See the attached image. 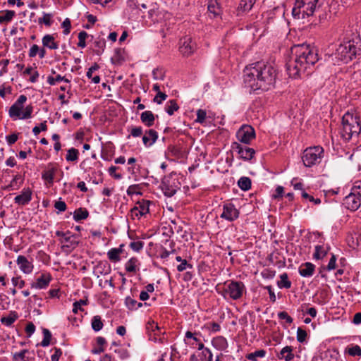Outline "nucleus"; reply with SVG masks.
I'll list each match as a JSON object with an SVG mask.
<instances>
[{
    "instance_id": "obj_17",
    "label": "nucleus",
    "mask_w": 361,
    "mask_h": 361,
    "mask_svg": "<svg viewBox=\"0 0 361 361\" xmlns=\"http://www.w3.org/2000/svg\"><path fill=\"white\" fill-rule=\"evenodd\" d=\"M200 334L197 332H191L190 331H188L185 332V338H184V342L185 343L188 345L190 348H197L198 346H200V343H202L200 340Z\"/></svg>"
},
{
    "instance_id": "obj_43",
    "label": "nucleus",
    "mask_w": 361,
    "mask_h": 361,
    "mask_svg": "<svg viewBox=\"0 0 361 361\" xmlns=\"http://www.w3.org/2000/svg\"><path fill=\"white\" fill-rule=\"evenodd\" d=\"M89 37V35L85 31H81L78 34V46L82 49L86 47L85 40Z\"/></svg>"
},
{
    "instance_id": "obj_61",
    "label": "nucleus",
    "mask_w": 361,
    "mask_h": 361,
    "mask_svg": "<svg viewBox=\"0 0 361 361\" xmlns=\"http://www.w3.org/2000/svg\"><path fill=\"white\" fill-rule=\"evenodd\" d=\"M61 26L63 28L64 35H68L70 33L71 24L69 18H66L62 23Z\"/></svg>"
},
{
    "instance_id": "obj_12",
    "label": "nucleus",
    "mask_w": 361,
    "mask_h": 361,
    "mask_svg": "<svg viewBox=\"0 0 361 361\" xmlns=\"http://www.w3.org/2000/svg\"><path fill=\"white\" fill-rule=\"evenodd\" d=\"M198 352L192 354L190 357V361H212L213 354L210 349L204 347L203 343H200Z\"/></svg>"
},
{
    "instance_id": "obj_31",
    "label": "nucleus",
    "mask_w": 361,
    "mask_h": 361,
    "mask_svg": "<svg viewBox=\"0 0 361 361\" xmlns=\"http://www.w3.org/2000/svg\"><path fill=\"white\" fill-rule=\"evenodd\" d=\"M178 187L170 185L167 180H164L161 183V189L166 196L172 197L176 192Z\"/></svg>"
},
{
    "instance_id": "obj_20",
    "label": "nucleus",
    "mask_w": 361,
    "mask_h": 361,
    "mask_svg": "<svg viewBox=\"0 0 361 361\" xmlns=\"http://www.w3.org/2000/svg\"><path fill=\"white\" fill-rule=\"evenodd\" d=\"M32 199V192L29 188L23 189L21 194L14 198V202L19 205L27 204Z\"/></svg>"
},
{
    "instance_id": "obj_49",
    "label": "nucleus",
    "mask_w": 361,
    "mask_h": 361,
    "mask_svg": "<svg viewBox=\"0 0 361 361\" xmlns=\"http://www.w3.org/2000/svg\"><path fill=\"white\" fill-rule=\"evenodd\" d=\"M87 304V300H80L78 301H75L73 306V312L75 313V314H77L78 310H83L82 309V305H86Z\"/></svg>"
},
{
    "instance_id": "obj_22",
    "label": "nucleus",
    "mask_w": 361,
    "mask_h": 361,
    "mask_svg": "<svg viewBox=\"0 0 361 361\" xmlns=\"http://www.w3.org/2000/svg\"><path fill=\"white\" fill-rule=\"evenodd\" d=\"M315 266L311 262L302 264L298 269L299 274L302 277H310L314 274Z\"/></svg>"
},
{
    "instance_id": "obj_33",
    "label": "nucleus",
    "mask_w": 361,
    "mask_h": 361,
    "mask_svg": "<svg viewBox=\"0 0 361 361\" xmlns=\"http://www.w3.org/2000/svg\"><path fill=\"white\" fill-rule=\"evenodd\" d=\"M89 216V212L86 209H77L73 214V219L75 221L86 219Z\"/></svg>"
},
{
    "instance_id": "obj_46",
    "label": "nucleus",
    "mask_w": 361,
    "mask_h": 361,
    "mask_svg": "<svg viewBox=\"0 0 361 361\" xmlns=\"http://www.w3.org/2000/svg\"><path fill=\"white\" fill-rule=\"evenodd\" d=\"M307 334L305 330L299 327L297 329L296 338L299 343H304L306 341Z\"/></svg>"
},
{
    "instance_id": "obj_29",
    "label": "nucleus",
    "mask_w": 361,
    "mask_h": 361,
    "mask_svg": "<svg viewBox=\"0 0 361 361\" xmlns=\"http://www.w3.org/2000/svg\"><path fill=\"white\" fill-rule=\"evenodd\" d=\"M138 265V259L136 257H131L125 264V269L128 272L135 273L139 270Z\"/></svg>"
},
{
    "instance_id": "obj_9",
    "label": "nucleus",
    "mask_w": 361,
    "mask_h": 361,
    "mask_svg": "<svg viewBox=\"0 0 361 361\" xmlns=\"http://www.w3.org/2000/svg\"><path fill=\"white\" fill-rule=\"evenodd\" d=\"M360 49H357L353 41H348L341 44L336 49V54L338 59L344 63H348L353 60L358 54Z\"/></svg>"
},
{
    "instance_id": "obj_51",
    "label": "nucleus",
    "mask_w": 361,
    "mask_h": 361,
    "mask_svg": "<svg viewBox=\"0 0 361 361\" xmlns=\"http://www.w3.org/2000/svg\"><path fill=\"white\" fill-rule=\"evenodd\" d=\"M51 17H52L51 14L44 13L43 17L39 18L38 23L39 24L43 23L45 25L49 27L51 25V23H52L51 22Z\"/></svg>"
},
{
    "instance_id": "obj_42",
    "label": "nucleus",
    "mask_w": 361,
    "mask_h": 361,
    "mask_svg": "<svg viewBox=\"0 0 361 361\" xmlns=\"http://www.w3.org/2000/svg\"><path fill=\"white\" fill-rule=\"evenodd\" d=\"M17 319H18L17 314L15 312H13L11 314H10V315L8 317H2L1 319V322L4 324L9 326L12 325Z\"/></svg>"
},
{
    "instance_id": "obj_40",
    "label": "nucleus",
    "mask_w": 361,
    "mask_h": 361,
    "mask_svg": "<svg viewBox=\"0 0 361 361\" xmlns=\"http://www.w3.org/2000/svg\"><path fill=\"white\" fill-rule=\"evenodd\" d=\"M79 152L75 148H71L68 149L66 159L68 162L77 161L78 159Z\"/></svg>"
},
{
    "instance_id": "obj_24",
    "label": "nucleus",
    "mask_w": 361,
    "mask_h": 361,
    "mask_svg": "<svg viewBox=\"0 0 361 361\" xmlns=\"http://www.w3.org/2000/svg\"><path fill=\"white\" fill-rule=\"evenodd\" d=\"M293 351V348L292 346L286 345L281 350L278 357L279 359L285 361H291L295 357Z\"/></svg>"
},
{
    "instance_id": "obj_54",
    "label": "nucleus",
    "mask_w": 361,
    "mask_h": 361,
    "mask_svg": "<svg viewBox=\"0 0 361 361\" xmlns=\"http://www.w3.org/2000/svg\"><path fill=\"white\" fill-rule=\"evenodd\" d=\"M301 196L302 198L308 200L310 202H313L314 204H319L321 203V200L319 198H314L305 190H302L301 192Z\"/></svg>"
},
{
    "instance_id": "obj_14",
    "label": "nucleus",
    "mask_w": 361,
    "mask_h": 361,
    "mask_svg": "<svg viewBox=\"0 0 361 361\" xmlns=\"http://www.w3.org/2000/svg\"><path fill=\"white\" fill-rule=\"evenodd\" d=\"M196 48V44L190 37L185 36L180 39L179 50L183 56H188L191 55Z\"/></svg>"
},
{
    "instance_id": "obj_48",
    "label": "nucleus",
    "mask_w": 361,
    "mask_h": 361,
    "mask_svg": "<svg viewBox=\"0 0 361 361\" xmlns=\"http://www.w3.org/2000/svg\"><path fill=\"white\" fill-rule=\"evenodd\" d=\"M168 97V95L164 92H159L153 99V102L157 104H161Z\"/></svg>"
},
{
    "instance_id": "obj_35",
    "label": "nucleus",
    "mask_w": 361,
    "mask_h": 361,
    "mask_svg": "<svg viewBox=\"0 0 361 361\" xmlns=\"http://www.w3.org/2000/svg\"><path fill=\"white\" fill-rule=\"evenodd\" d=\"M178 109L179 106L175 99L170 100L165 106V111L169 116H172Z\"/></svg>"
},
{
    "instance_id": "obj_53",
    "label": "nucleus",
    "mask_w": 361,
    "mask_h": 361,
    "mask_svg": "<svg viewBox=\"0 0 361 361\" xmlns=\"http://www.w3.org/2000/svg\"><path fill=\"white\" fill-rule=\"evenodd\" d=\"M278 318L281 320H284L288 324H290L293 322V318L285 311L279 312L278 313Z\"/></svg>"
},
{
    "instance_id": "obj_59",
    "label": "nucleus",
    "mask_w": 361,
    "mask_h": 361,
    "mask_svg": "<svg viewBox=\"0 0 361 361\" xmlns=\"http://www.w3.org/2000/svg\"><path fill=\"white\" fill-rule=\"evenodd\" d=\"M139 189L140 187L138 185H131L127 189V194L128 195H140L141 192Z\"/></svg>"
},
{
    "instance_id": "obj_60",
    "label": "nucleus",
    "mask_w": 361,
    "mask_h": 361,
    "mask_svg": "<svg viewBox=\"0 0 361 361\" xmlns=\"http://www.w3.org/2000/svg\"><path fill=\"white\" fill-rule=\"evenodd\" d=\"M143 130L141 126L133 127L130 130V135L128 136H133L134 137H140L142 135Z\"/></svg>"
},
{
    "instance_id": "obj_3",
    "label": "nucleus",
    "mask_w": 361,
    "mask_h": 361,
    "mask_svg": "<svg viewBox=\"0 0 361 361\" xmlns=\"http://www.w3.org/2000/svg\"><path fill=\"white\" fill-rule=\"evenodd\" d=\"M325 0H295L292 15L295 19L312 16L324 5Z\"/></svg>"
},
{
    "instance_id": "obj_5",
    "label": "nucleus",
    "mask_w": 361,
    "mask_h": 361,
    "mask_svg": "<svg viewBox=\"0 0 361 361\" xmlns=\"http://www.w3.org/2000/svg\"><path fill=\"white\" fill-rule=\"evenodd\" d=\"M216 290L224 298L229 297L236 300L243 296L245 291V286L242 281H228L223 285L218 284Z\"/></svg>"
},
{
    "instance_id": "obj_13",
    "label": "nucleus",
    "mask_w": 361,
    "mask_h": 361,
    "mask_svg": "<svg viewBox=\"0 0 361 361\" xmlns=\"http://www.w3.org/2000/svg\"><path fill=\"white\" fill-rule=\"evenodd\" d=\"M232 149L237 152L240 157L245 161L251 160L255 153L254 149L243 146L238 142H233L231 145Z\"/></svg>"
},
{
    "instance_id": "obj_25",
    "label": "nucleus",
    "mask_w": 361,
    "mask_h": 361,
    "mask_svg": "<svg viewBox=\"0 0 361 361\" xmlns=\"http://www.w3.org/2000/svg\"><path fill=\"white\" fill-rule=\"evenodd\" d=\"M255 1L256 0H240L237 10L238 15L249 12L253 7Z\"/></svg>"
},
{
    "instance_id": "obj_36",
    "label": "nucleus",
    "mask_w": 361,
    "mask_h": 361,
    "mask_svg": "<svg viewBox=\"0 0 361 361\" xmlns=\"http://www.w3.org/2000/svg\"><path fill=\"white\" fill-rule=\"evenodd\" d=\"M106 42L104 39H98L94 42V52L99 56L101 55L105 48Z\"/></svg>"
},
{
    "instance_id": "obj_56",
    "label": "nucleus",
    "mask_w": 361,
    "mask_h": 361,
    "mask_svg": "<svg viewBox=\"0 0 361 361\" xmlns=\"http://www.w3.org/2000/svg\"><path fill=\"white\" fill-rule=\"evenodd\" d=\"M197 118L195 119V121L199 123H203L205 121L207 113L205 110L203 109H198L197 111Z\"/></svg>"
},
{
    "instance_id": "obj_37",
    "label": "nucleus",
    "mask_w": 361,
    "mask_h": 361,
    "mask_svg": "<svg viewBox=\"0 0 361 361\" xmlns=\"http://www.w3.org/2000/svg\"><path fill=\"white\" fill-rule=\"evenodd\" d=\"M278 286L280 288H290L291 286V282L288 279V276L286 273H283L280 275V281L277 283Z\"/></svg>"
},
{
    "instance_id": "obj_62",
    "label": "nucleus",
    "mask_w": 361,
    "mask_h": 361,
    "mask_svg": "<svg viewBox=\"0 0 361 361\" xmlns=\"http://www.w3.org/2000/svg\"><path fill=\"white\" fill-rule=\"evenodd\" d=\"M118 169V167L111 166L109 167L108 171L111 176L114 177L115 179L119 180L122 178V175L121 173H117L116 171Z\"/></svg>"
},
{
    "instance_id": "obj_4",
    "label": "nucleus",
    "mask_w": 361,
    "mask_h": 361,
    "mask_svg": "<svg viewBox=\"0 0 361 361\" xmlns=\"http://www.w3.org/2000/svg\"><path fill=\"white\" fill-rule=\"evenodd\" d=\"M361 131L360 120L357 114L346 112L342 118L340 134L343 140L349 141L353 136H357Z\"/></svg>"
},
{
    "instance_id": "obj_32",
    "label": "nucleus",
    "mask_w": 361,
    "mask_h": 361,
    "mask_svg": "<svg viewBox=\"0 0 361 361\" xmlns=\"http://www.w3.org/2000/svg\"><path fill=\"white\" fill-rule=\"evenodd\" d=\"M208 11L216 17L221 13V8L216 0H211L208 4Z\"/></svg>"
},
{
    "instance_id": "obj_38",
    "label": "nucleus",
    "mask_w": 361,
    "mask_h": 361,
    "mask_svg": "<svg viewBox=\"0 0 361 361\" xmlns=\"http://www.w3.org/2000/svg\"><path fill=\"white\" fill-rule=\"evenodd\" d=\"M91 326L92 329L96 332L102 329L104 324L99 315H95L92 317Z\"/></svg>"
},
{
    "instance_id": "obj_18",
    "label": "nucleus",
    "mask_w": 361,
    "mask_h": 361,
    "mask_svg": "<svg viewBox=\"0 0 361 361\" xmlns=\"http://www.w3.org/2000/svg\"><path fill=\"white\" fill-rule=\"evenodd\" d=\"M16 263L24 274H29L32 272L34 266L25 256L19 255L17 257Z\"/></svg>"
},
{
    "instance_id": "obj_52",
    "label": "nucleus",
    "mask_w": 361,
    "mask_h": 361,
    "mask_svg": "<svg viewBox=\"0 0 361 361\" xmlns=\"http://www.w3.org/2000/svg\"><path fill=\"white\" fill-rule=\"evenodd\" d=\"M137 300L128 296L125 298V305L130 310H135Z\"/></svg>"
},
{
    "instance_id": "obj_44",
    "label": "nucleus",
    "mask_w": 361,
    "mask_h": 361,
    "mask_svg": "<svg viewBox=\"0 0 361 361\" xmlns=\"http://www.w3.org/2000/svg\"><path fill=\"white\" fill-rule=\"evenodd\" d=\"M43 335H44V338H43V340L42 341L40 345L42 347H47L50 344L51 334V332L48 329H43Z\"/></svg>"
},
{
    "instance_id": "obj_19",
    "label": "nucleus",
    "mask_w": 361,
    "mask_h": 361,
    "mask_svg": "<svg viewBox=\"0 0 361 361\" xmlns=\"http://www.w3.org/2000/svg\"><path fill=\"white\" fill-rule=\"evenodd\" d=\"M158 138V133L153 129L145 131L142 137V142L146 147H149L155 143Z\"/></svg>"
},
{
    "instance_id": "obj_45",
    "label": "nucleus",
    "mask_w": 361,
    "mask_h": 361,
    "mask_svg": "<svg viewBox=\"0 0 361 361\" xmlns=\"http://www.w3.org/2000/svg\"><path fill=\"white\" fill-rule=\"evenodd\" d=\"M152 77L156 80H163L165 78V71L163 68H155L152 71Z\"/></svg>"
},
{
    "instance_id": "obj_39",
    "label": "nucleus",
    "mask_w": 361,
    "mask_h": 361,
    "mask_svg": "<svg viewBox=\"0 0 361 361\" xmlns=\"http://www.w3.org/2000/svg\"><path fill=\"white\" fill-rule=\"evenodd\" d=\"M266 353H266L265 350H263V349L257 350L253 353L247 354L246 357L247 360H249L250 361H257V359L259 357L262 358V357H265Z\"/></svg>"
},
{
    "instance_id": "obj_15",
    "label": "nucleus",
    "mask_w": 361,
    "mask_h": 361,
    "mask_svg": "<svg viewBox=\"0 0 361 361\" xmlns=\"http://www.w3.org/2000/svg\"><path fill=\"white\" fill-rule=\"evenodd\" d=\"M58 171L59 169L55 164L49 163L42 173V178L51 186L54 183L55 175Z\"/></svg>"
},
{
    "instance_id": "obj_23",
    "label": "nucleus",
    "mask_w": 361,
    "mask_h": 361,
    "mask_svg": "<svg viewBox=\"0 0 361 361\" xmlns=\"http://www.w3.org/2000/svg\"><path fill=\"white\" fill-rule=\"evenodd\" d=\"M42 43L44 47H47L49 49L56 50L59 49V44L55 41L52 35H45L42 39Z\"/></svg>"
},
{
    "instance_id": "obj_1",
    "label": "nucleus",
    "mask_w": 361,
    "mask_h": 361,
    "mask_svg": "<svg viewBox=\"0 0 361 361\" xmlns=\"http://www.w3.org/2000/svg\"><path fill=\"white\" fill-rule=\"evenodd\" d=\"M290 52L291 55L286 63L289 77L297 79L308 75V71L318 61L316 51L308 45L297 44L291 48Z\"/></svg>"
},
{
    "instance_id": "obj_41",
    "label": "nucleus",
    "mask_w": 361,
    "mask_h": 361,
    "mask_svg": "<svg viewBox=\"0 0 361 361\" xmlns=\"http://www.w3.org/2000/svg\"><path fill=\"white\" fill-rule=\"evenodd\" d=\"M121 250L118 248H112L107 252L109 259L113 262H118L120 260V254Z\"/></svg>"
},
{
    "instance_id": "obj_16",
    "label": "nucleus",
    "mask_w": 361,
    "mask_h": 361,
    "mask_svg": "<svg viewBox=\"0 0 361 361\" xmlns=\"http://www.w3.org/2000/svg\"><path fill=\"white\" fill-rule=\"evenodd\" d=\"M221 218L224 219L228 221H233L239 216V212L235 208L234 204L228 203L224 205L223 212L220 215Z\"/></svg>"
},
{
    "instance_id": "obj_57",
    "label": "nucleus",
    "mask_w": 361,
    "mask_h": 361,
    "mask_svg": "<svg viewBox=\"0 0 361 361\" xmlns=\"http://www.w3.org/2000/svg\"><path fill=\"white\" fill-rule=\"evenodd\" d=\"M54 208L58 210V212H65L67 209L66 204L64 201L61 200V198H59V201L55 202Z\"/></svg>"
},
{
    "instance_id": "obj_8",
    "label": "nucleus",
    "mask_w": 361,
    "mask_h": 361,
    "mask_svg": "<svg viewBox=\"0 0 361 361\" xmlns=\"http://www.w3.org/2000/svg\"><path fill=\"white\" fill-rule=\"evenodd\" d=\"M324 149L320 146L308 147L304 150L302 160L306 167H311L321 162Z\"/></svg>"
},
{
    "instance_id": "obj_55",
    "label": "nucleus",
    "mask_w": 361,
    "mask_h": 361,
    "mask_svg": "<svg viewBox=\"0 0 361 361\" xmlns=\"http://www.w3.org/2000/svg\"><path fill=\"white\" fill-rule=\"evenodd\" d=\"M347 351L351 356H361V348L357 345L349 348Z\"/></svg>"
},
{
    "instance_id": "obj_21",
    "label": "nucleus",
    "mask_w": 361,
    "mask_h": 361,
    "mask_svg": "<svg viewBox=\"0 0 361 361\" xmlns=\"http://www.w3.org/2000/svg\"><path fill=\"white\" fill-rule=\"evenodd\" d=\"M51 279L52 277L50 274H42L36 282L32 285V287L36 289H44L49 286Z\"/></svg>"
},
{
    "instance_id": "obj_64",
    "label": "nucleus",
    "mask_w": 361,
    "mask_h": 361,
    "mask_svg": "<svg viewBox=\"0 0 361 361\" xmlns=\"http://www.w3.org/2000/svg\"><path fill=\"white\" fill-rule=\"evenodd\" d=\"M61 355V350L60 348H54V353L51 356V361H59Z\"/></svg>"
},
{
    "instance_id": "obj_34",
    "label": "nucleus",
    "mask_w": 361,
    "mask_h": 361,
    "mask_svg": "<svg viewBox=\"0 0 361 361\" xmlns=\"http://www.w3.org/2000/svg\"><path fill=\"white\" fill-rule=\"evenodd\" d=\"M252 182L250 178L243 176L238 181V187L243 191H247L251 188Z\"/></svg>"
},
{
    "instance_id": "obj_63",
    "label": "nucleus",
    "mask_w": 361,
    "mask_h": 361,
    "mask_svg": "<svg viewBox=\"0 0 361 361\" xmlns=\"http://www.w3.org/2000/svg\"><path fill=\"white\" fill-rule=\"evenodd\" d=\"M39 51V47L38 45L37 44H33L30 50H29V53H28V56L30 57V58H34L37 56V54H38V51Z\"/></svg>"
},
{
    "instance_id": "obj_26",
    "label": "nucleus",
    "mask_w": 361,
    "mask_h": 361,
    "mask_svg": "<svg viewBox=\"0 0 361 361\" xmlns=\"http://www.w3.org/2000/svg\"><path fill=\"white\" fill-rule=\"evenodd\" d=\"M212 345L219 350H224L228 348V341L226 338L222 336L214 337L212 340Z\"/></svg>"
},
{
    "instance_id": "obj_2",
    "label": "nucleus",
    "mask_w": 361,
    "mask_h": 361,
    "mask_svg": "<svg viewBox=\"0 0 361 361\" xmlns=\"http://www.w3.org/2000/svg\"><path fill=\"white\" fill-rule=\"evenodd\" d=\"M244 82L251 90H269L274 87L276 78V70L264 62H257L247 66L244 70Z\"/></svg>"
},
{
    "instance_id": "obj_58",
    "label": "nucleus",
    "mask_w": 361,
    "mask_h": 361,
    "mask_svg": "<svg viewBox=\"0 0 361 361\" xmlns=\"http://www.w3.org/2000/svg\"><path fill=\"white\" fill-rule=\"evenodd\" d=\"M129 247L135 252H140L144 247V243L142 241H133L129 245Z\"/></svg>"
},
{
    "instance_id": "obj_30",
    "label": "nucleus",
    "mask_w": 361,
    "mask_h": 361,
    "mask_svg": "<svg viewBox=\"0 0 361 361\" xmlns=\"http://www.w3.org/2000/svg\"><path fill=\"white\" fill-rule=\"evenodd\" d=\"M16 16V12L11 10H4L0 11V24L9 23Z\"/></svg>"
},
{
    "instance_id": "obj_10",
    "label": "nucleus",
    "mask_w": 361,
    "mask_h": 361,
    "mask_svg": "<svg viewBox=\"0 0 361 361\" xmlns=\"http://www.w3.org/2000/svg\"><path fill=\"white\" fill-rule=\"evenodd\" d=\"M236 137L239 142L249 144L255 137V132L251 126L243 125L237 131Z\"/></svg>"
},
{
    "instance_id": "obj_50",
    "label": "nucleus",
    "mask_w": 361,
    "mask_h": 361,
    "mask_svg": "<svg viewBox=\"0 0 361 361\" xmlns=\"http://www.w3.org/2000/svg\"><path fill=\"white\" fill-rule=\"evenodd\" d=\"M28 353L26 349L22 350L20 352H16L13 355V361H24L26 358L25 354Z\"/></svg>"
},
{
    "instance_id": "obj_27",
    "label": "nucleus",
    "mask_w": 361,
    "mask_h": 361,
    "mask_svg": "<svg viewBox=\"0 0 361 361\" xmlns=\"http://www.w3.org/2000/svg\"><path fill=\"white\" fill-rule=\"evenodd\" d=\"M141 121L147 127H151L154 125L155 116L151 111H145L140 115Z\"/></svg>"
},
{
    "instance_id": "obj_28",
    "label": "nucleus",
    "mask_w": 361,
    "mask_h": 361,
    "mask_svg": "<svg viewBox=\"0 0 361 361\" xmlns=\"http://www.w3.org/2000/svg\"><path fill=\"white\" fill-rule=\"evenodd\" d=\"M329 250V247L327 245H317L315 246V251L313 254V258L315 259H323Z\"/></svg>"
},
{
    "instance_id": "obj_6",
    "label": "nucleus",
    "mask_w": 361,
    "mask_h": 361,
    "mask_svg": "<svg viewBox=\"0 0 361 361\" xmlns=\"http://www.w3.org/2000/svg\"><path fill=\"white\" fill-rule=\"evenodd\" d=\"M27 101V97L21 94L18 97L14 104L10 107L8 110V115L13 121L18 119H27L31 118L33 111V106L28 105L24 108V104Z\"/></svg>"
},
{
    "instance_id": "obj_47",
    "label": "nucleus",
    "mask_w": 361,
    "mask_h": 361,
    "mask_svg": "<svg viewBox=\"0 0 361 361\" xmlns=\"http://www.w3.org/2000/svg\"><path fill=\"white\" fill-rule=\"evenodd\" d=\"M65 81L66 82H69L70 80L61 76V75H58L56 78H53L51 76L48 77L47 82L51 85H54L56 82Z\"/></svg>"
},
{
    "instance_id": "obj_7",
    "label": "nucleus",
    "mask_w": 361,
    "mask_h": 361,
    "mask_svg": "<svg viewBox=\"0 0 361 361\" xmlns=\"http://www.w3.org/2000/svg\"><path fill=\"white\" fill-rule=\"evenodd\" d=\"M343 204L350 211H356L361 206V181L356 182L351 192L343 199Z\"/></svg>"
},
{
    "instance_id": "obj_11",
    "label": "nucleus",
    "mask_w": 361,
    "mask_h": 361,
    "mask_svg": "<svg viewBox=\"0 0 361 361\" xmlns=\"http://www.w3.org/2000/svg\"><path fill=\"white\" fill-rule=\"evenodd\" d=\"M149 204L150 201L146 200L137 202L135 206L130 209V217L133 219H140V217L148 214L149 212Z\"/></svg>"
}]
</instances>
